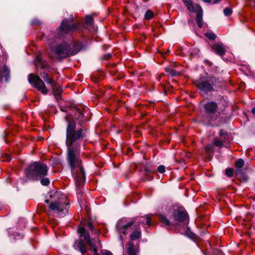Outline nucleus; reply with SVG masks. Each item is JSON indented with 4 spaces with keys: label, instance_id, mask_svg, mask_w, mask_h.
I'll list each match as a JSON object with an SVG mask.
<instances>
[{
    "label": "nucleus",
    "instance_id": "obj_18",
    "mask_svg": "<svg viewBox=\"0 0 255 255\" xmlns=\"http://www.w3.org/2000/svg\"><path fill=\"white\" fill-rule=\"evenodd\" d=\"M140 230L139 229H137L135 230L130 235L131 240L134 241L136 239H138L140 237Z\"/></svg>",
    "mask_w": 255,
    "mask_h": 255
},
{
    "label": "nucleus",
    "instance_id": "obj_32",
    "mask_svg": "<svg viewBox=\"0 0 255 255\" xmlns=\"http://www.w3.org/2000/svg\"><path fill=\"white\" fill-rule=\"evenodd\" d=\"M233 171L234 170L232 168L226 169L225 170L226 174L228 177H231L233 174Z\"/></svg>",
    "mask_w": 255,
    "mask_h": 255
},
{
    "label": "nucleus",
    "instance_id": "obj_36",
    "mask_svg": "<svg viewBox=\"0 0 255 255\" xmlns=\"http://www.w3.org/2000/svg\"><path fill=\"white\" fill-rule=\"evenodd\" d=\"M202 0L206 3H210L211 2V0Z\"/></svg>",
    "mask_w": 255,
    "mask_h": 255
},
{
    "label": "nucleus",
    "instance_id": "obj_11",
    "mask_svg": "<svg viewBox=\"0 0 255 255\" xmlns=\"http://www.w3.org/2000/svg\"><path fill=\"white\" fill-rule=\"evenodd\" d=\"M212 50L218 55L222 56L226 52L225 46L222 43L217 42L212 46Z\"/></svg>",
    "mask_w": 255,
    "mask_h": 255
},
{
    "label": "nucleus",
    "instance_id": "obj_8",
    "mask_svg": "<svg viewBox=\"0 0 255 255\" xmlns=\"http://www.w3.org/2000/svg\"><path fill=\"white\" fill-rule=\"evenodd\" d=\"M77 232L79 234V237H84V240L87 241L88 245L95 252L94 255H98L95 245L93 243L92 241L90 239L89 234L86 231L84 227H80L78 229Z\"/></svg>",
    "mask_w": 255,
    "mask_h": 255
},
{
    "label": "nucleus",
    "instance_id": "obj_35",
    "mask_svg": "<svg viewBox=\"0 0 255 255\" xmlns=\"http://www.w3.org/2000/svg\"><path fill=\"white\" fill-rule=\"evenodd\" d=\"M88 226L91 230L93 229V227L92 224L91 222H88Z\"/></svg>",
    "mask_w": 255,
    "mask_h": 255
},
{
    "label": "nucleus",
    "instance_id": "obj_16",
    "mask_svg": "<svg viewBox=\"0 0 255 255\" xmlns=\"http://www.w3.org/2000/svg\"><path fill=\"white\" fill-rule=\"evenodd\" d=\"M165 71L167 74L168 76H170L171 77L177 76L179 75L180 73L178 71H176V70L173 69L171 67H166L165 68Z\"/></svg>",
    "mask_w": 255,
    "mask_h": 255
},
{
    "label": "nucleus",
    "instance_id": "obj_34",
    "mask_svg": "<svg viewBox=\"0 0 255 255\" xmlns=\"http://www.w3.org/2000/svg\"><path fill=\"white\" fill-rule=\"evenodd\" d=\"M102 255H113V254L109 251H105L102 253Z\"/></svg>",
    "mask_w": 255,
    "mask_h": 255
},
{
    "label": "nucleus",
    "instance_id": "obj_38",
    "mask_svg": "<svg viewBox=\"0 0 255 255\" xmlns=\"http://www.w3.org/2000/svg\"><path fill=\"white\" fill-rule=\"evenodd\" d=\"M94 242H95V243H98V244H99V245L100 246H101L100 241H99L98 239H97V240L95 239V240H94Z\"/></svg>",
    "mask_w": 255,
    "mask_h": 255
},
{
    "label": "nucleus",
    "instance_id": "obj_2",
    "mask_svg": "<svg viewBox=\"0 0 255 255\" xmlns=\"http://www.w3.org/2000/svg\"><path fill=\"white\" fill-rule=\"evenodd\" d=\"M161 221L166 227H171L173 226H180V232L189 238H191L190 227L189 226L190 218L186 211L182 207L174 209L170 220L163 215L160 216Z\"/></svg>",
    "mask_w": 255,
    "mask_h": 255
},
{
    "label": "nucleus",
    "instance_id": "obj_17",
    "mask_svg": "<svg viewBox=\"0 0 255 255\" xmlns=\"http://www.w3.org/2000/svg\"><path fill=\"white\" fill-rule=\"evenodd\" d=\"M133 244L132 242H129L128 244L127 249L128 253L129 255H136L137 250L134 249L133 248Z\"/></svg>",
    "mask_w": 255,
    "mask_h": 255
},
{
    "label": "nucleus",
    "instance_id": "obj_33",
    "mask_svg": "<svg viewBox=\"0 0 255 255\" xmlns=\"http://www.w3.org/2000/svg\"><path fill=\"white\" fill-rule=\"evenodd\" d=\"M157 170L159 173H162L165 172V166L163 165H160L158 166Z\"/></svg>",
    "mask_w": 255,
    "mask_h": 255
},
{
    "label": "nucleus",
    "instance_id": "obj_19",
    "mask_svg": "<svg viewBox=\"0 0 255 255\" xmlns=\"http://www.w3.org/2000/svg\"><path fill=\"white\" fill-rule=\"evenodd\" d=\"M51 85L53 91L54 93H55V94H58L61 92V91H62L61 88L59 85L55 83L54 82V81L52 82V83H51Z\"/></svg>",
    "mask_w": 255,
    "mask_h": 255
},
{
    "label": "nucleus",
    "instance_id": "obj_25",
    "mask_svg": "<svg viewBox=\"0 0 255 255\" xmlns=\"http://www.w3.org/2000/svg\"><path fill=\"white\" fill-rule=\"evenodd\" d=\"M226 141V140L223 141V139L215 138L214 140V144L215 145L220 147V146H221L223 144V142H225Z\"/></svg>",
    "mask_w": 255,
    "mask_h": 255
},
{
    "label": "nucleus",
    "instance_id": "obj_7",
    "mask_svg": "<svg viewBox=\"0 0 255 255\" xmlns=\"http://www.w3.org/2000/svg\"><path fill=\"white\" fill-rule=\"evenodd\" d=\"M192 12L196 14V21L198 27H202L203 25L202 8L197 4H192Z\"/></svg>",
    "mask_w": 255,
    "mask_h": 255
},
{
    "label": "nucleus",
    "instance_id": "obj_20",
    "mask_svg": "<svg viewBox=\"0 0 255 255\" xmlns=\"http://www.w3.org/2000/svg\"><path fill=\"white\" fill-rule=\"evenodd\" d=\"M140 221L142 223V224H144V223L148 225H150V219L148 216H145L144 217H142L139 219Z\"/></svg>",
    "mask_w": 255,
    "mask_h": 255
},
{
    "label": "nucleus",
    "instance_id": "obj_15",
    "mask_svg": "<svg viewBox=\"0 0 255 255\" xmlns=\"http://www.w3.org/2000/svg\"><path fill=\"white\" fill-rule=\"evenodd\" d=\"M74 246L76 249L79 250L82 253L86 251L85 245L81 240L75 242Z\"/></svg>",
    "mask_w": 255,
    "mask_h": 255
},
{
    "label": "nucleus",
    "instance_id": "obj_3",
    "mask_svg": "<svg viewBox=\"0 0 255 255\" xmlns=\"http://www.w3.org/2000/svg\"><path fill=\"white\" fill-rule=\"evenodd\" d=\"M60 192H51L49 199L45 200L46 203H49V208L60 217L64 216L68 211V205L65 202V198L60 197Z\"/></svg>",
    "mask_w": 255,
    "mask_h": 255
},
{
    "label": "nucleus",
    "instance_id": "obj_42",
    "mask_svg": "<svg viewBox=\"0 0 255 255\" xmlns=\"http://www.w3.org/2000/svg\"><path fill=\"white\" fill-rule=\"evenodd\" d=\"M120 239H121V240L122 241L123 239H122V238L121 237H120Z\"/></svg>",
    "mask_w": 255,
    "mask_h": 255
},
{
    "label": "nucleus",
    "instance_id": "obj_14",
    "mask_svg": "<svg viewBox=\"0 0 255 255\" xmlns=\"http://www.w3.org/2000/svg\"><path fill=\"white\" fill-rule=\"evenodd\" d=\"M9 74V72L7 67L3 66L0 70V79H1L2 77H5V80L7 81Z\"/></svg>",
    "mask_w": 255,
    "mask_h": 255
},
{
    "label": "nucleus",
    "instance_id": "obj_30",
    "mask_svg": "<svg viewBox=\"0 0 255 255\" xmlns=\"http://www.w3.org/2000/svg\"><path fill=\"white\" fill-rule=\"evenodd\" d=\"M233 10L231 8L226 7L224 10V14L225 16H229L232 14Z\"/></svg>",
    "mask_w": 255,
    "mask_h": 255
},
{
    "label": "nucleus",
    "instance_id": "obj_40",
    "mask_svg": "<svg viewBox=\"0 0 255 255\" xmlns=\"http://www.w3.org/2000/svg\"><path fill=\"white\" fill-rule=\"evenodd\" d=\"M217 252L219 254V255H222V253H221L220 251H217Z\"/></svg>",
    "mask_w": 255,
    "mask_h": 255
},
{
    "label": "nucleus",
    "instance_id": "obj_10",
    "mask_svg": "<svg viewBox=\"0 0 255 255\" xmlns=\"http://www.w3.org/2000/svg\"><path fill=\"white\" fill-rule=\"evenodd\" d=\"M133 224V222L126 223L124 221H119L117 224V227L119 232H122L123 234L127 235L126 230L130 228Z\"/></svg>",
    "mask_w": 255,
    "mask_h": 255
},
{
    "label": "nucleus",
    "instance_id": "obj_24",
    "mask_svg": "<svg viewBox=\"0 0 255 255\" xmlns=\"http://www.w3.org/2000/svg\"><path fill=\"white\" fill-rule=\"evenodd\" d=\"M144 18L146 19H150L153 16V13L150 10H146L144 15Z\"/></svg>",
    "mask_w": 255,
    "mask_h": 255
},
{
    "label": "nucleus",
    "instance_id": "obj_13",
    "mask_svg": "<svg viewBox=\"0 0 255 255\" xmlns=\"http://www.w3.org/2000/svg\"><path fill=\"white\" fill-rule=\"evenodd\" d=\"M55 52L59 56H65L70 53L69 46L67 45H59L55 49Z\"/></svg>",
    "mask_w": 255,
    "mask_h": 255
},
{
    "label": "nucleus",
    "instance_id": "obj_5",
    "mask_svg": "<svg viewBox=\"0 0 255 255\" xmlns=\"http://www.w3.org/2000/svg\"><path fill=\"white\" fill-rule=\"evenodd\" d=\"M29 82L35 88L40 91L42 94H46L47 90L43 81L37 76L31 74L28 77Z\"/></svg>",
    "mask_w": 255,
    "mask_h": 255
},
{
    "label": "nucleus",
    "instance_id": "obj_4",
    "mask_svg": "<svg viewBox=\"0 0 255 255\" xmlns=\"http://www.w3.org/2000/svg\"><path fill=\"white\" fill-rule=\"evenodd\" d=\"M47 173V167L45 164L38 162L31 164L26 171V176L30 180H37L39 178L45 176Z\"/></svg>",
    "mask_w": 255,
    "mask_h": 255
},
{
    "label": "nucleus",
    "instance_id": "obj_6",
    "mask_svg": "<svg viewBox=\"0 0 255 255\" xmlns=\"http://www.w3.org/2000/svg\"><path fill=\"white\" fill-rule=\"evenodd\" d=\"M205 111L211 121H214L218 117L217 113L218 106L216 103L214 102H208L205 105Z\"/></svg>",
    "mask_w": 255,
    "mask_h": 255
},
{
    "label": "nucleus",
    "instance_id": "obj_37",
    "mask_svg": "<svg viewBox=\"0 0 255 255\" xmlns=\"http://www.w3.org/2000/svg\"><path fill=\"white\" fill-rule=\"evenodd\" d=\"M220 1H221V0H214L213 1V3H214V4L218 3H219Z\"/></svg>",
    "mask_w": 255,
    "mask_h": 255
},
{
    "label": "nucleus",
    "instance_id": "obj_22",
    "mask_svg": "<svg viewBox=\"0 0 255 255\" xmlns=\"http://www.w3.org/2000/svg\"><path fill=\"white\" fill-rule=\"evenodd\" d=\"M41 76L43 78L45 82L47 83L50 84L52 83V82L53 81V80L48 77L47 74L44 73L42 75H41Z\"/></svg>",
    "mask_w": 255,
    "mask_h": 255
},
{
    "label": "nucleus",
    "instance_id": "obj_26",
    "mask_svg": "<svg viewBox=\"0 0 255 255\" xmlns=\"http://www.w3.org/2000/svg\"><path fill=\"white\" fill-rule=\"evenodd\" d=\"M205 36L210 40H214L216 38V35L213 32H207L205 34Z\"/></svg>",
    "mask_w": 255,
    "mask_h": 255
},
{
    "label": "nucleus",
    "instance_id": "obj_31",
    "mask_svg": "<svg viewBox=\"0 0 255 255\" xmlns=\"http://www.w3.org/2000/svg\"><path fill=\"white\" fill-rule=\"evenodd\" d=\"M40 183L43 186H47L49 184L50 181L48 178H43L41 179Z\"/></svg>",
    "mask_w": 255,
    "mask_h": 255
},
{
    "label": "nucleus",
    "instance_id": "obj_29",
    "mask_svg": "<svg viewBox=\"0 0 255 255\" xmlns=\"http://www.w3.org/2000/svg\"><path fill=\"white\" fill-rule=\"evenodd\" d=\"M183 2L184 3L185 6L187 7V9L190 11L191 8V0H182Z\"/></svg>",
    "mask_w": 255,
    "mask_h": 255
},
{
    "label": "nucleus",
    "instance_id": "obj_23",
    "mask_svg": "<svg viewBox=\"0 0 255 255\" xmlns=\"http://www.w3.org/2000/svg\"><path fill=\"white\" fill-rule=\"evenodd\" d=\"M35 64L37 67L40 66L43 68L45 67L41 59L38 57H37L35 59Z\"/></svg>",
    "mask_w": 255,
    "mask_h": 255
},
{
    "label": "nucleus",
    "instance_id": "obj_39",
    "mask_svg": "<svg viewBox=\"0 0 255 255\" xmlns=\"http://www.w3.org/2000/svg\"><path fill=\"white\" fill-rule=\"evenodd\" d=\"M252 113L255 115V108H253L252 110Z\"/></svg>",
    "mask_w": 255,
    "mask_h": 255
},
{
    "label": "nucleus",
    "instance_id": "obj_27",
    "mask_svg": "<svg viewBox=\"0 0 255 255\" xmlns=\"http://www.w3.org/2000/svg\"><path fill=\"white\" fill-rule=\"evenodd\" d=\"M220 135L221 137H224L225 140L227 139L228 138H229V135H228L227 131L223 129H221L220 131Z\"/></svg>",
    "mask_w": 255,
    "mask_h": 255
},
{
    "label": "nucleus",
    "instance_id": "obj_28",
    "mask_svg": "<svg viewBox=\"0 0 255 255\" xmlns=\"http://www.w3.org/2000/svg\"><path fill=\"white\" fill-rule=\"evenodd\" d=\"M86 23L87 25L92 26L93 24V18L91 16L86 17Z\"/></svg>",
    "mask_w": 255,
    "mask_h": 255
},
{
    "label": "nucleus",
    "instance_id": "obj_12",
    "mask_svg": "<svg viewBox=\"0 0 255 255\" xmlns=\"http://www.w3.org/2000/svg\"><path fill=\"white\" fill-rule=\"evenodd\" d=\"M60 28L62 30V32L67 33L73 31L76 28V27L74 24H72L71 25H70L68 20L65 19L62 21Z\"/></svg>",
    "mask_w": 255,
    "mask_h": 255
},
{
    "label": "nucleus",
    "instance_id": "obj_9",
    "mask_svg": "<svg viewBox=\"0 0 255 255\" xmlns=\"http://www.w3.org/2000/svg\"><path fill=\"white\" fill-rule=\"evenodd\" d=\"M213 82L211 78H207L205 79H200L196 84L197 87L203 91L208 92L213 89L212 83L210 82Z\"/></svg>",
    "mask_w": 255,
    "mask_h": 255
},
{
    "label": "nucleus",
    "instance_id": "obj_1",
    "mask_svg": "<svg viewBox=\"0 0 255 255\" xmlns=\"http://www.w3.org/2000/svg\"><path fill=\"white\" fill-rule=\"evenodd\" d=\"M83 136L81 129L76 130V124L69 123L66 130V145L68 147L67 159L71 167V173L76 180L77 186L82 185L85 181V174L78 156V142Z\"/></svg>",
    "mask_w": 255,
    "mask_h": 255
},
{
    "label": "nucleus",
    "instance_id": "obj_41",
    "mask_svg": "<svg viewBox=\"0 0 255 255\" xmlns=\"http://www.w3.org/2000/svg\"><path fill=\"white\" fill-rule=\"evenodd\" d=\"M192 239H193L194 238V236H195V234H194L192 233Z\"/></svg>",
    "mask_w": 255,
    "mask_h": 255
},
{
    "label": "nucleus",
    "instance_id": "obj_21",
    "mask_svg": "<svg viewBox=\"0 0 255 255\" xmlns=\"http://www.w3.org/2000/svg\"><path fill=\"white\" fill-rule=\"evenodd\" d=\"M244 161L243 159L240 158L236 162V167L238 170L240 169L244 165Z\"/></svg>",
    "mask_w": 255,
    "mask_h": 255
}]
</instances>
